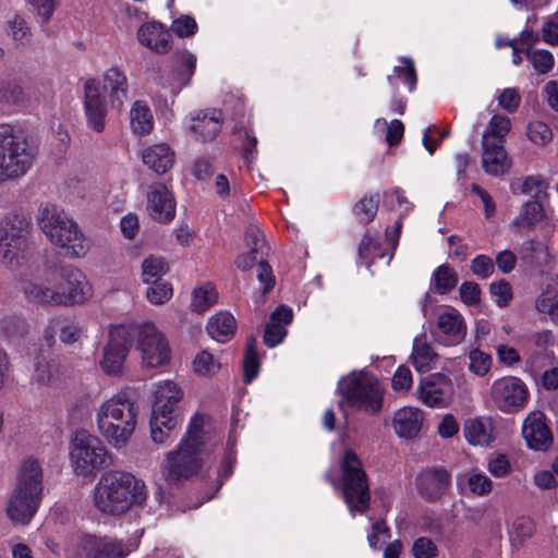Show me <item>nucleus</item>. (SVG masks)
<instances>
[{
    "label": "nucleus",
    "mask_w": 558,
    "mask_h": 558,
    "mask_svg": "<svg viewBox=\"0 0 558 558\" xmlns=\"http://www.w3.org/2000/svg\"><path fill=\"white\" fill-rule=\"evenodd\" d=\"M146 198V210L153 220L159 223H169L173 220L177 207L175 198L163 183L150 184Z\"/></svg>",
    "instance_id": "nucleus-15"
},
{
    "label": "nucleus",
    "mask_w": 558,
    "mask_h": 558,
    "mask_svg": "<svg viewBox=\"0 0 558 558\" xmlns=\"http://www.w3.org/2000/svg\"><path fill=\"white\" fill-rule=\"evenodd\" d=\"M193 365L194 371L199 375L214 374L220 367V365L214 360L213 355L207 351L198 353L193 361Z\"/></svg>",
    "instance_id": "nucleus-54"
},
{
    "label": "nucleus",
    "mask_w": 558,
    "mask_h": 558,
    "mask_svg": "<svg viewBox=\"0 0 558 558\" xmlns=\"http://www.w3.org/2000/svg\"><path fill=\"white\" fill-rule=\"evenodd\" d=\"M470 268L475 276L485 279L493 275L495 265L489 256L478 255L471 262Z\"/></svg>",
    "instance_id": "nucleus-58"
},
{
    "label": "nucleus",
    "mask_w": 558,
    "mask_h": 558,
    "mask_svg": "<svg viewBox=\"0 0 558 558\" xmlns=\"http://www.w3.org/2000/svg\"><path fill=\"white\" fill-rule=\"evenodd\" d=\"M535 532V524L529 517L517 518L511 525V535L520 542L530 538Z\"/></svg>",
    "instance_id": "nucleus-52"
},
{
    "label": "nucleus",
    "mask_w": 558,
    "mask_h": 558,
    "mask_svg": "<svg viewBox=\"0 0 558 558\" xmlns=\"http://www.w3.org/2000/svg\"><path fill=\"white\" fill-rule=\"evenodd\" d=\"M470 369L478 375L484 376L488 373L492 364V357L489 354L484 353L480 350H472L469 354Z\"/></svg>",
    "instance_id": "nucleus-53"
},
{
    "label": "nucleus",
    "mask_w": 558,
    "mask_h": 558,
    "mask_svg": "<svg viewBox=\"0 0 558 558\" xmlns=\"http://www.w3.org/2000/svg\"><path fill=\"white\" fill-rule=\"evenodd\" d=\"M375 128L386 132L385 140H401L404 133V125L400 120H392L388 124L385 119H377Z\"/></svg>",
    "instance_id": "nucleus-61"
},
{
    "label": "nucleus",
    "mask_w": 558,
    "mask_h": 558,
    "mask_svg": "<svg viewBox=\"0 0 558 558\" xmlns=\"http://www.w3.org/2000/svg\"><path fill=\"white\" fill-rule=\"evenodd\" d=\"M522 435L530 449L546 451L553 445V435L541 411L531 412L524 420Z\"/></svg>",
    "instance_id": "nucleus-18"
},
{
    "label": "nucleus",
    "mask_w": 558,
    "mask_h": 558,
    "mask_svg": "<svg viewBox=\"0 0 558 558\" xmlns=\"http://www.w3.org/2000/svg\"><path fill=\"white\" fill-rule=\"evenodd\" d=\"M482 165L492 175H501L511 167V159L500 142H483Z\"/></svg>",
    "instance_id": "nucleus-24"
},
{
    "label": "nucleus",
    "mask_w": 558,
    "mask_h": 558,
    "mask_svg": "<svg viewBox=\"0 0 558 558\" xmlns=\"http://www.w3.org/2000/svg\"><path fill=\"white\" fill-rule=\"evenodd\" d=\"M461 301L471 306L480 303L481 300V289L476 282L466 281L460 286L459 289Z\"/></svg>",
    "instance_id": "nucleus-63"
},
{
    "label": "nucleus",
    "mask_w": 558,
    "mask_h": 558,
    "mask_svg": "<svg viewBox=\"0 0 558 558\" xmlns=\"http://www.w3.org/2000/svg\"><path fill=\"white\" fill-rule=\"evenodd\" d=\"M466 483L471 493L478 497L488 496L494 488L493 481L483 472H470L466 474Z\"/></svg>",
    "instance_id": "nucleus-44"
},
{
    "label": "nucleus",
    "mask_w": 558,
    "mask_h": 558,
    "mask_svg": "<svg viewBox=\"0 0 558 558\" xmlns=\"http://www.w3.org/2000/svg\"><path fill=\"white\" fill-rule=\"evenodd\" d=\"M130 124L134 135L146 136L154 128V118L149 107L142 100L133 104L130 111Z\"/></svg>",
    "instance_id": "nucleus-32"
},
{
    "label": "nucleus",
    "mask_w": 558,
    "mask_h": 558,
    "mask_svg": "<svg viewBox=\"0 0 558 558\" xmlns=\"http://www.w3.org/2000/svg\"><path fill=\"white\" fill-rule=\"evenodd\" d=\"M71 461L78 475H88L106 465L109 459L100 440L85 430L75 434L71 445Z\"/></svg>",
    "instance_id": "nucleus-11"
},
{
    "label": "nucleus",
    "mask_w": 558,
    "mask_h": 558,
    "mask_svg": "<svg viewBox=\"0 0 558 558\" xmlns=\"http://www.w3.org/2000/svg\"><path fill=\"white\" fill-rule=\"evenodd\" d=\"M448 379L442 375H433L421 381L418 387L420 400L428 407H440L444 404L445 388Z\"/></svg>",
    "instance_id": "nucleus-29"
},
{
    "label": "nucleus",
    "mask_w": 558,
    "mask_h": 558,
    "mask_svg": "<svg viewBox=\"0 0 558 558\" xmlns=\"http://www.w3.org/2000/svg\"><path fill=\"white\" fill-rule=\"evenodd\" d=\"M236 329L235 318L226 312L213 316L207 324L208 335L218 342H227Z\"/></svg>",
    "instance_id": "nucleus-31"
},
{
    "label": "nucleus",
    "mask_w": 558,
    "mask_h": 558,
    "mask_svg": "<svg viewBox=\"0 0 558 558\" xmlns=\"http://www.w3.org/2000/svg\"><path fill=\"white\" fill-rule=\"evenodd\" d=\"M511 123L509 118L495 114L489 121L488 128L483 135V140H486L487 136L502 140L509 133Z\"/></svg>",
    "instance_id": "nucleus-50"
},
{
    "label": "nucleus",
    "mask_w": 558,
    "mask_h": 558,
    "mask_svg": "<svg viewBox=\"0 0 558 558\" xmlns=\"http://www.w3.org/2000/svg\"><path fill=\"white\" fill-rule=\"evenodd\" d=\"M218 293L211 284H205L194 289L192 293L191 308L201 314L217 303Z\"/></svg>",
    "instance_id": "nucleus-39"
},
{
    "label": "nucleus",
    "mask_w": 558,
    "mask_h": 558,
    "mask_svg": "<svg viewBox=\"0 0 558 558\" xmlns=\"http://www.w3.org/2000/svg\"><path fill=\"white\" fill-rule=\"evenodd\" d=\"M130 342L136 338L137 349L142 352L143 363L147 367H158L169 361L170 349L165 336L151 323L128 325Z\"/></svg>",
    "instance_id": "nucleus-10"
},
{
    "label": "nucleus",
    "mask_w": 558,
    "mask_h": 558,
    "mask_svg": "<svg viewBox=\"0 0 558 558\" xmlns=\"http://www.w3.org/2000/svg\"><path fill=\"white\" fill-rule=\"evenodd\" d=\"M203 427V417L195 415L179 448L168 452L161 465L162 474L168 482L178 483L189 480L202 468Z\"/></svg>",
    "instance_id": "nucleus-6"
},
{
    "label": "nucleus",
    "mask_w": 558,
    "mask_h": 558,
    "mask_svg": "<svg viewBox=\"0 0 558 558\" xmlns=\"http://www.w3.org/2000/svg\"><path fill=\"white\" fill-rule=\"evenodd\" d=\"M222 121L223 116L221 110L209 108L191 113L187 128L194 136H201L204 140H214L219 135Z\"/></svg>",
    "instance_id": "nucleus-19"
},
{
    "label": "nucleus",
    "mask_w": 558,
    "mask_h": 558,
    "mask_svg": "<svg viewBox=\"0 0 558 558\" xmlns=\"http://www.w3.org/2000/svg\"><path fill=\"white\" fill-rule=\"evenodd\" d=\"M490 293L496 298V304L499 307L507 306L512 300L511 286L505 279L490 283Z\"/></svg>",
    "instance_id": "nucleus-57"
},
{
    "label": "nucleus",
    "mask_w": 558,
    "mask_h": 558,
    "mask_svg": "<svg viewBox=\"0 0 558 558\" xmlns=\"http://www.w3.org/2000/svg\"><path fill=\"white\" fill-rule=\"evenodd\" d=\"M411 553L414 558H436L439 549L432 538L420 536L413 542Z\"/></svg>",
    "instance_id": "nucleus-47"
},
{
    "label": "nucleus",
    "mask_w": 558,
    "mask_h": 558,
    "mask_svg": "<svg viewBox=\"0 0 558 558\" xmlns=\"http://www.w3.org/2000/svg\"><path fill=\"white\" fill-rule=\"evenodd\" d=\"M37 220L44 234L63 250L64 256L82 258L89 252L90 240L63 209L46 204L39 208Z\"/></svg>",
    "instance_id": "nucleus-4"
},
{
    "label": "nucleus",
    "mask_w": 558,
    "mask_h": 558,
    "mask_svg": "<svg viewBox=\"0 0 558 558\" xmlns=\"http://www.w3.org/2000/svg\"><path fill=\"white\" fill-rule=\"evenodd\" d=\"M63 306L83 304L93 293L92 287L86 276L75 267H65L62 270H56Z\"/></svg>",
    "instance_id": "nucleus-14"
},
{
    "label": "nucleus",
    "mask_w": 558,
    "mask_h": 558,
    "mask_svg": "<svg viewBox=\"0 0 558 558\" xmlns=\"http://www.w3.org/2000/svg\"><path fill=\"white\" fill-rule=\"evenodd\" d=\"M147 498L146 485L133 474L113 471L104 474L94 492V504L104 514L120 517Z\"/></svg>",
    "instance_id": "nucleus-1"
},
{
    "label": "nucleus",
    "mask_w": 558,
    "mask_h": 558,
    "mask_svg": "<svg viewBox=\"0 0 558 558\" xmlns=\"http://www.w3.org/2000/svg\"><path fill=\"white\" fill-rule=\"evenodd\" d=\"M215 168L211 161L205 157L197 158L192 168V173L198 181H207L214 174Z\"/></svg>",
    "instance_id": "nucleus-64"
},
{
    "label": "nucleus",
    "mask_w": 558,
    "mask_h": 558,
    "mask_svg": "<svg viewBox=\"0 0 558 558\" xmlns=\"http://www.w3.org/2000/svg\"><path fill=\"white\" fill-rule=\"evenodd\" d=\"M26 299L31 302L49 306H63L60 293V284L56 270L49 272L45 278L35 281H27L22 287Z\"/></svg>",
    "instance_id": "nucleus-17"
},
{
    "label": "nucleus",
    "mask_w": 558,
    "mask_h": 558,
    "mask_svg": "<svg viewBox=\"0 0 558 558\" xmlns=\"http://www.w3.org/2000/svg\"><path fill=\"white\" fill-rule=\"evenodd\" d=\"M418 494L427 501L439 500L451 485V474L442 466L426 468L415 480Z\"/></svg>",
    "instance_id": "nucleus-16"
},
{
    "label": "nucleus",
    "mask_w": 558,
    "mask_h": 558,
    "mask_svg": "<svg viewBox=\"0 0 558 558\" xmlns=\"http://www.w3.org/2000/svg\"><path fill=\"white\" fill-rule=\"evenodd\" d=\"M173 70L178 71V83H165L163 75L159 74L155 78V83L162 89H168L173 95L178 94L181 88L189 84L191 76L194 73L196 65V58L190 51H179L173 56Z\"/></svg>",
    "instance_id": "nucleus-21"
},
{
    "label": "nucleus",
    "mask_w": 558,
    "mask_h": 558,
    "mask_svg": "<svg viewBox=\"0 0 558 558\" xmlns=\"http://www.w3.org/2000/svg\"><path fill=\"white\" fill-rule=\"evenodd\" d=\"M423 414L415 408H403L395 413L393 428L398 436L413 438L422 427Z\"/></svg>",
    "instance_id": "nucleus-28"
},
{
    "label": "nucleus",
    "mask_w": 558,
    "mask_h": 558,
    "mask_svg": "<svg viewBox=\"0 0 558 558\" xmlns=\"http://www.w3.org/2000/svg\"><path fill=\"white\" fill-rule=\"evenodd\" d=\"M143 162L158 174L166 173L174 162V151L165 142L147 147L142 154Z\"/></svg>",
    "instance_id": "nucleus-26"
},
{
    "label": "nucleus",
    "mask_w": 558,
    "mask_h": 558,
    "mask_svg": "<svg viewBox=\"0 0 558 558\" xmlns=\"http://www.w3.org/2000/svg\"><path fill=\"white\" fill-rule=\"evenodd\" d=\"M85 546L89 558H125L135 549L132 543L110 537L89 538Z\"/></svg>",
    "instance_id": "nucleus-20"
},
{
    "label": "nucleus",
    "mask_w": 558,
    "mask_h": 558,
    "mask_svg": "<svg viewBox=\"0 0 558 558\" xmlns=\"http://www.w3.org/2000/svg\"><path fill=\"white\" fill-rule=\"evenodd\" d=\"M257 279L264 286L263 287L264 294L268 293L275 284V277L272 275L271 267L265 260V256H263V254H260V256L258 258Z\"/></svg>",
    "instance_id": "nucleus-60"
},
{
    "label": "nucleus",
    "mask_w": 558,
    "mask_h": 558,
    "mask_svg": "<svg viewBox=\"0 0 558 558\" xmlns=\"http://www.w3.org/2000/svg\"><path fill=\"white\" fill-rule=\"evenodd\" d=\"M526 58L533 68L542 74L549 72L555 63L554 56L547 50H527Z\"/></svg>",
    "instance_id": "nucleus-48"
},
{
    "label": "nucleus",
    "mask_w": 558,
    "mask_h": 558,
    "mask_svg": "<svg viewBox=\"0 0 558 558\" xmlns=\"http://www.w3.org/2000/svg\"><path fill=\"white\" fill-rule=\"evenodd\" d=\"M60 365L58 362L38 359L35 364L33 380L40 387L56 386L60 381Z\"/></svg>",
    "instance_id": "nucleus-34"
},
{
    "label": "nucleus",
    "mask_w": 558,
    "mask_h": 558,
    "mask_svg": "<svg viewBox=\"0 0 558 558\" xmlns=\"http://www.w3.org/2000/svg\"><path fill=\"white\" fill-rule=\"evenodd\" d=\"M44 471L39 461L26 458L17 472L16 484L7 507V514L17 524H27L43 499Z\"/></svg>",
    "instance_id": "nucleus-5"
},
{
    "label": "nucleus",
    "mask_w": 558,
    "mask_h": 558,
    "mask_svg": "<svg viewBox=\"0 0 558 558\" xmlns=\"http://www.w3.org/2000/svg\"><path fill=\"white\" fill-rule=\"evenodd\" d=\"M138 409L126 391L102 402L96 412L100 435L117 449L124 448L137 424Z\"/></svg>",
    "instance_id": "nucleus-3"
},
{
    "label": "nucleus",
    "mask_w": 558,
    "mask_h": 558,
    "mask_svg": "<svg viewBox=\"0 0 558 558\" xmlns=\"http://www.w3.org/2000/svg\"><path fill=\"white\" fill-rule=\"evenodd\" d=\"M343 498L351 512L369 508L371 493L367 476L356 453L347 449L340 463Z\"/></svg>",
    "instance_id": "nucleus-8"
},
{
    "label": "nucleus",
    "mask_w": 558,
    "mask_h": 558,
    "mask_svg": "<svg viewBox=\"0 0 558 558\" xmlns=\"http://www.w3.org/2000/svg\"><path fill=\"white\" fill-rule=\"evenodd\" d=\"M463 434L473 446H488L494 440V426L490 417H472L464 422Z\"/></svg>",
    "instance_id": "nucleus-27"
},
{
    "label": "nucleus",
    "mask_w": 558,
    "mask_h": 558,
    "mask_svg": "<svg viewBox=\"0 0 558 558\" xmlns=\"http://www.w3.org/2000/svg\"><path fill=\"white\" fill-rule=\"evenodd\" d=\"M243 367L245 381H252L257 376L259 368V359L256 351V339L254 337H250L246 341Z\"/></svg>",
    "instance_id": "nucleus-42"
},
{
    "label": "nucleus",
    "mask_w": 558,
    "mask_h": 558,
    "mask_svg": "<svg viewBox=\"0 0 558 558\" xmlns=\"http://www.w3.org/2000/svg\"><path fill=\"white\" fill-rule=\"evenodd\" d=\"M60 340L65 344H73L81 339L82 329L72 322L56 323Z\"/></svg>",
    "instance_id": "nucleus-56"
},
{
    "label": "nucleus",
    "mask_w": 558,
    "mask_h": 558,
    "mask_svg": "<svg viewBox=\"0 0 558 558\" xmlns=\"http://www.w3.org/2000/svg\"><path fill=\"white\" fill-rule=\"evenodd\" d=\"M32 231V219L23 211H13L5 216L0 222V235L9 240H16L29 243Z\"/></svg>",
    "instance_id": "nucleus-25"
},
{
    "label": "nucleus",
    "mask_w": 558,
    "mask_h": 558,
    "mask_svg": "<svg viewBox=\"0 0 558 558\" xmlns=\"http://www.w3.org/2000/svg\"><path fill=\"white\" fill-rule=\"evenodd\" d=\"M544 216V209L541 203L536 201H530L526 202L521 211V218L519 220V223L533 228L537 222L542 220Z\"/></svg>",
    "instance_id": "nucleus-46"
},
{
    "label": "nucleus",
    "mask_w": 558,
    "mask_h": 558,
    "mask_svg": "<svg viewBox=\"0 0 558 558\" xmlns=\"http://www.w3.org/2000/svg\"><path fill=\"white\" fill-rule=\"evenodd\" d=\"M28 332V325L16 314H9L0 319V336L8 341H19Z\"/></svg>",
    "instance_id": "nucleus-35"
},
{
    "label": "nucleus",
    "mask_w": 558,
    "mask_h": 558,
    "mask_svg": "<svg viewBox=\"0 0 558 558\" xmlns=\"http://www.w3.org/2000/svg\"><path fill=\"white\" fill-rule=\"evenodd\" d=\"M490 399L495 407L505 413H515L522 410L529 399L525 384L518 377L496 379L490 387Z\"/></svg>",
    "instance_id": "nucleus-12"
},
{
    "label": "nucleus",
    "mask_w": 558,
    "mask_h": 558,
    "mask_svg": "<svg viewBox=\"0 0 558 558\" xmlns=\"http://www.w3.org/2000/svg\"><path fill=\"white\" fill-rule=\"evenodd\" d=\"M343 403L371 415L378 414L384 403L385 389L376 376L367 372H353L338 383Z\"/></svg>",
    "instance_id": "nucleus-7"
},
{
    "label": "nucleus",
    "mask_w": 558,
    "mask_h": 558,
    "mask_svg": "<svg viewBox=\"0 0 558 558\" xmlns=\"http://www.w3.org/2000/svg\"><path fill=\"white\" fill-rule=\"evenodd\" d=\"M437 326L450 342H460L465 335L463 318L456 311L445 312L438 316Z\"/></svg>",
    "instance_id": "nucleus-33"
},
{
    "label": "nucleus",
    "mask_w": 558,
    "mask_h": 558,
    "mask_svg": "<svg viewBox=\"0 0 558 558\" xmlns=\"http://www.w3.org/2000/svg\"><path fill=\"white\" fill-rule=\"evenodd\" d=\"M171 33L158 22L143 24L137 32L138 41L157 53L170 50Z\"/></svg>",
    "instance_id": "nucleus-22"
},
{
    "label": "nucleus",
    "mask_w": 558,
    "mask_h": 558,
    "mask_svg": "<svg viewBox=\"0 0 558 558\" xmlns=\"http://www.w3.org/2000/svg\"><path fill=\"white\" fill-rule=\"evenodd\" d=\"M9 33L16 46H26L31 43L32 31L28 23L19 14L8 21Z\"/></svg>",
    "instance_id": "nucleus-41"
},
{
    "label": "nucleus",
    "mask_w": 558,
    "mask_h": 558,
    "mask_svg": "<svg viewBox=\"0 0 558 558\" xmlns=\"http://www.w3.org/2000/svg\"><path fill=\"white\" fill-rule=\"evenodd\" d=\"M102 83L96 78H89L84 85V109L87 124L97 133L105 130L107 105L105 92L109 90L112 108L120 110L128 99V78L123 71L111 66L102 74Z\"/></svg>",
    "instance_id": "nucleus-2"
},
{
    "label": "nucleus",
    "mask_w": 558,
    "mask_h": 558,
    "mask_svg": "<svg viewBox=\"0 0 558 558\" xmlns=\"http://www.w3.org/2000/svg\"><path fill=\"white\" fill-rule=\"evenodd\" d=\"M38 147L34 142H0V186L23 178L34 166Z\"/></svg>",
    "instance_id": "nucleus-9"
},
{
    "label": "nucleus",
    "mask_w": 558,
    "mask_h": 558,
    "mask_svg": "<svg viewBox=\"0 0 558 558\" xmlns=\"http://www.w3.org/2000/svg\"><path fill=\"white\" fill-rule=\"evenodd\" d=\"M28 244L0 235V263L11 269L20 267L26 259Z\"/></svg>",
    "instance_id": "nucleus-30"
},
{
    "label": "nucleus",
    "mask_w": 558,
    "mask_h": 558,
    "mask_svg": "<svg viewBox=\"0 0 558 558\" xmlns=\"http://www.w3.org/2000/svg\"><path fill=\"white\" fill-rule=\"evenodd\" d=\"M245 242L250 247L251 254H263L265 256L266 242L260 229L255 225H250L245 231Z\"/></svg>",
    "instance_id": "nucleus-51"
},
{
    "label": "nucleus",
    "mask_w": 558,
    "mask_h": 558,
    "mask_svg": "<svg viewBox=\"0 0 558 558\" xmlns=\"http://www.w3.org/2000/svg\"><path fill=\"white\" fill-rule=\"evenodd\" d=\"M437 357L433 348L424 338H416L413 343L412 360L418 372L425 373L430 369V363Z\"/></svg>",
    "instance_id": "nucleus-36"
},
{
    "label": "nucleus",
    "mask_w": 558,
    "mask_h": 558,
    "mask_svg": "<svg viewBox=\"0 0 558 558\" xmlns=\"http://www.w3.org/2000/svg\"><path fill=\"white\" fill-rule=\"evenodd\" d=\"M130 331L126 325L113 327L109 332V341L104 347L100 366L107 375H119L125 362L130 342Z\"/></svg>",
    "instance_id": "nucleus-13"
},
{
    "label": "nucleus",
    "mask_w": 558,
    "mask_h": 558,
    "mask_svg": "<svg viewBox=\"0 0 558 558\" xmlns=\"http://www.w3.org/2000/svg\"><path fill=\"white\" fill-rule=\"evenodd\" d=\"M379 206V195L364 196L354 206L356 217L363 223H369L376 216Z\"/></svg>",
    "instance_id": "nucleus-43"
},
{
    "label": "nucleus",
    "mask_w": 558,
    "mask_h": 558,
    "mask_svg": "<svg viewBox=\"0 0 558 558\" xmlns=\"http://www.w3.org/2000/svg\"><path fill=\"white\" fill-rule=\"evenodd\" d=\"M487 470L495 477H506L511 473L512 466L506 454L498 453L488 460Z\"/></svg>",
    "instance_id": "nucleus-55"
},
{
    "label": "nucleus",
    "mask_w": 558,
    "mask_h": 558,
    "mask_svg": "<svg viewBox=\"0 0 558 558\" xmlns=\"http://www.w3.org/2000/svg\"><path fill=\"white\" fill-rule=\"evenodd\" d=\"M286 336V326L269 320L264 333V343L269 348H274L279 344Z\"/></svg>",
    "instance_id": "nucleus-59"
},
{
    "label": "nucleus",
    "mask_w": 558,
    "mask_h": 558,
    "mask_svg": "<svg viewBox=\"0 0 558 558\" xmlns=\"http://www.w3.org/2000/svg\"><path fill=\"white\" fill-rule=\"evenodd\" d=\"M169 270V265L163 257L150 255L142 263V278L145 283L161 280Z\"/></svg>",
    "instance_id": "nucleus-38"
},
{
    "label": "nucleus",
    "mask_w": 558,
    "mask_h": 558,
    "mask_svg": "<svg viewBox=\"0 0 558 558\" xmlns=\"http://www.w3.org/2000/svg\"><path fill=\"white\" fill-rule=\"evenodd\" d=\"M155 393L153 414L162 417L174 416L175 405L183 397L180 387L175 383L167 380L157 386Z\"/></svg>",
    "instance_id": "nucleus-23"
},
{
    "label": "nucleus",
    "mask_w": 558,
    "mask_h": 558,
    "mask_svg": "<svg viewBox=\"0 0 558 558\" xmlns=\"http://www.w3.org/2000/svg\"><path fill=\"white\" fill-rule=\"evenodd\" d=\"M146 291L147 300L155 305H161L168 302L172 296V287L167 281L150 282Z\"/></svg>",
    "instance_id": "nucleus-45"
},
{
    "label": "nucleus",
    "mask_w": 558,
    "mask_h": 558,
    "mask_svg": "<svg viewBox=\"0 0 558 558\" xmlns=\"http://www.w3.org/2000/svg\"><path fill=\"white\" fill-rule=\"evenodd\" d=\"M434 290L438 294H447L458 283V275L449 265H440L433 274Z\"/></svg>",
    "instance_id": "nucleus-37"
},
{
    "label": "nucleus",
    "mask_w": 558,
    "mask_h": 558,
    "mask_svg": "<svg viewBox=\"0 0 558 558\" xmlns=\"http://www.w3.org/2000/svg\"><path fill=\"white\" fill-rule=\"evenodd\" d=\"M175 425V416L162 417L161 415L151 414L150 436L153 441L156 444H163Z\"/></svg>",
    "instance_id": "nucleus-40"
},
{
    "label": "nucleus",
    "mask_w": 558,
    "mask_h": 558,
    "mask_svg": "<svg viewBox=\"0 0 558 558\" xmlns=\"http://www.w3.org/2000/svg\"><path fill=\"white\" fill-rule=\"evenodd\" d=\"M536 308L541 313L550 315L554 319L558 318V292L556 290L543 292L536 300Z\"/></svg>",
    "instance_id": "nucleus-49"
},
{
    "label": "nucleus",
    "mask_w": 558,
    "mask_h": 558,
    "mask_svg": "<svg viewBox=\"0 0 558 558\" xmlns=\"http://www.w3.org/2000/svg\"><path fill=\"white\" fill-rule=\"evenodd\" d=\"M171 29L179 37H189L196 32L197 24L192 16L182 15L172 22Z\"/></svg>",
    "instance_id": "nucleus-62"
}]
</instances>
